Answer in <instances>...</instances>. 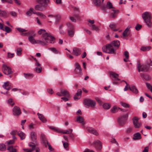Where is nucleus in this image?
<instances>
[{"label": "nucleus", "mask_w": 152, "mask_h": 152, "mask_svg": "<svg viewBox=\"0 0 152 152\" xmlns=\"http://www.w3.org/2000/svg\"><path fill=\"white\" fill-rule=\"evenodd\" d=\"M35 36V34H34L33 35H30L28 37L29 41L32 44L39 43L42 46H46L47 43L53 44L56 39L54 37L48 33L44 34L42 35V40H36L34 38Z\"/></svg>", "instance_id": "f257e3e1"}, {"label": "nucleus", "mask_w": 152, "mask_h": 152, "mask_svg": "<svg viewBox=\"0 0 152 152\" xmlns=\"http://www.w3.org/2000/svg\"><path fill=\"white\" fill-rule=\"evenodd\" d=\"M120 43L119 41L115 40L110 43L107 44L105 47L102 48L103 51L109 54H114L116 49L118 48Z\"/></svg>", "instance_id": "f03ea898"}, {"label": "nucleus", "mask_w": 152, "mask_h": 152, "mask_svg": "<svg viewBox=\"0 0 152 152\" xmlns=\"http://www.w3.org/2000/svg\"><path fill=\"white\" fill-rule=\"evenodd\" d=\"M102 10L104 11L106 10V9H112L111 11L112 12H111L110 16L112 18H115L116 17L117 14L116 12H119L118 10H116L113 7L112 3L109 1L107 3L106 6L103 5L101 7Z\"/></svg>", "instance_id": "7ed1b4c3"}, {"label": "nucleus", "mask_w": 152, "mask_h": 152, "mask_svg": "<svg viewBox=\"0 0 152 152\" xmlns=\"http://www.w3.org/2000/svg\"><path fill=\"white\" fill-rule=\"evenodd\" d=\"M39 4L35 5V9L37 11H42L45 10L48 6V3L50 2L49 0H36Z\"/></svg>", "instance_id": "20e7f679"}, {"label": "nucleus", "mask_w": 152, "mask_h": 152, "mask_svg": "<svg viewBox=\"0 0 152 152\" xmlns=\"http://www.w3.org/2000/svg\"><path fill=\"white\" fill-rule=\"evenodd\" d=\"M151 66L144 65L142 64L139 61L138 62L137 65V68L138 72H147L152 70V67Z\"/></svg>", "instance_id": "39448f33"}, {"label": "nucleus", "mask_w": 152, "mask_h": 152, "mask_svg": "<svg viewBox=\"0 0 152 152\" xmlns=\"http://www.w3.org/2000/svg\"><path fill=\"white\" fill-rule=\"evenodd\" d=\"M142 16L147 25L148 26H151V13L148 12H146L142 14Z\"/></svg>", "instance_id": "423d86ee"}, {"label": "nucleus", "mask_w": 152, "mask_h": 152, "mask_svg": "<svg viewBox=\"0 0 152 152\" xmlns=\"http://www.w3.org/2000/svg\"><path fill=\"white\" fill-rule=\"evenodd\" d=\"M68 27L67 32L68 35L71 37H73L75 34V30L74 26L70 23L67 24Z\"/></svg>", "instance_id": "0eeeda50"}, {"label": "nucleus", "mask_w": 152, "mask_h": 152, "mask_svg": "<svg viewBox=\"0 0 152 152\" xmlns=\"http://www.w3.org/2000/svg\"><path fill=\"white\" fill-rule=\"evenodd\" d=\"M128 116V114L126 113L121 115L118 118V122L120 125L122 126L125 123L127 119Z\"/></svg>", "instance_id": "6e6552de"}, {"label": "nucleus", "mask_w": 152, "mask_h": 152, "mask_svg": "<svg viewBox=\"0 0 152 152\" xmlns=\"http://www.w3.org/2000/svg\"><path fill=\"white\" fill-rule=\"evenodd\" d=\"M2 70L4 73L7 75H10L12 72L11 68L5 64L2 65Z\"/></svg>", "instance_id": "1a4fd4ad"}, {"label": "nucleus", "mask_w": 152, "mask_h": 152, "mask_svg": "<svg viewBox=\"0 0 152 152\" xmlns=\"http://www.w3.org/2000/svg\"><path fill=\"white\" fill-rule=\"evenodd\" d=\"M91 145L93 146L97 150H100L102 148V144L99 140H95Z\"/></svg>", "instance_id": "9d476101"}, {"label": "nucleus", "mask_w": 152, "mask_h": 152, "mask_svg": "<svg viewBox=\"0 0 152 152\" xmlns=\"http://www.w3.org/2000/svg\"><path fill=\"white\" fill-rule=\"evenodd\" d=\"M118 75L114 72H111L110 73V77L112 80L113 81V83L116 84L118 82L114 81L119 80L120 79L118 78Z\"/></svg>", "instance_id": "9b49d317"}, {"label": "nucleus", "mask_w": 152, "mask_h": 152, "mask_svg": "<svg viewBox=\"0 0 152 152\" xmlns=\"http://www.w3.org/2000/svg\"><path fill=\"white\" fill-rule=\"evenodd\" d=\"M84 103L85 105L92 107H94L96 104L95 102L89 99H85L84 101Z\"/></svg>", "instance_id": "f8f14e48"}, {"label": "nucleus", "mask_w": 152, "mask_h": 152, "mask_svg": "<svg viewBox=\"0 0 152 152\" xmlns=\"http://www.w3.org/2000/svg\"><path fill=\"white\" fill-rule=\"evenodd\" d=\"M139 119V118L137 117H134L132 119L134 126L136 128H140L142 125L141 122H138Z\"/></svg>", "instance_id": "ddd939ff"}, {"label": "nucleus", "mask_w": 152, "mask_h": 152, "mask_svg": "<svg viewBox=\"0 0 152 152\" xmlns=\"http://www.w3.org/2000/svg\"><path fill=\"white\" fill-rule=\"evenodd\" d=\"M13 114L14 115L18 116L21 114V110L19 107L15 106L12 109Z\"/></svg>", "instance_id": "4468645a"}, {"label": "nucleus", "mask_w": 152, "mask_h": 152, "mask_svg": "<svg viewBox=\"0 0 152 152\" xmlns=\"http://www.w3.org/2000/svg\"><path fill=\"white\" fill-rule=\"evenodd\" d=\"M2 86L4 89L7 90H9L13 87L12 84L9 81L4 82Z\"/></svg>", "instance_id": "2eb2a0df"}, {"label": "nucleus", "mask_w": 152, "mask_h": 152, "mask_svg": "<svg viewBox=\"0 0 152 152\" xmlns=\"http://www.w3.org/2000/svg\"><path fill=\"white\" fill-rule=\"evenodd\" d=\"M81 50L80 49L76 47L73 48L72 52V54L76 56H78L81 54Z\"/></svg>", "instance_id": "dca6fc26"}, {"label": "nucleus", "mask_w": 152, "mask_h": 152, "mask_svg": "<svg viewBox=\"0 0 152 152\" xmlns=\"http://www.w3.org/2000/svg\"><path fill=\"white\" fill-rule=\"evenodd\" d=\"M41 137L42 140V143L46 147L47 145L49 143L47 141L45 135L43 134H41Z\"/></svg>", "instance_id": "f3484780"}, {"label": "nucleus", "mask_w": 152, "mask_h": 152, "mask_svg": "<svg viewBox=\"0 0 152 152\" xmlns=\"http://www.w3.org/2000/svg\"><path fill=\"white\" fill-rule=\"evenodd\" d=\"M130 27H127L123 33V35L124 37H126L129 36L130 34L129 28Z\"/></svg>", "instance_id": "a211bd4d"}, {"label": "nucleus", "mask_w": 152, "mask_h": 152, "mask_svg": "<svg viewBox=\"0 0 152 152\" xmlns=\"http://www.w3.org/2000/svg\"><path fill=\"white\" fill-rule=\"evenodd\" d=\"M87 130L88 131L91 133H92L93 134L97 135L98 134V133L97 131L94 129L90 127H88L87 128Z\"/></svg>", "instance_id": "6ab92c4d"}, {"label": "nucleus", "mask_w": 152, "mask_h": 152, "mask_svg": "<svg viewBox=\"0 0 152 152\" xmlns=\"http://www.w3.org/2000/svg\"><path fill=\"white\" fill-rule=\"evenodd\" d=\"M84 120V119L83 118L79 116L77 117L76 121L82 124V125L84 126L85 124Z\"/></svg>", "instance_id": "aec40b11"}, {"label": "nucleus", "mask_w": 152, "mask_h": 152, "mask_svg": "<svg viewBox=\"0 0 152 152\" xmlns=\"http://www.w3.org/2000/svg\"><path fill=\"white\" fill-rule=\"evenodd\" d=\"M61 93L62 94L63 96L66 97L68 98L70 97V95L69 92L66 90H61Z\"/></svg>", "instance_id": "412c9836"}, {"label": "nucleus", "mask_w": 152, "mask_h": 152, "mask_svg": "<svg viewBox=\"0 0 152 152\" xmlns=\"http://www.w3.org/2000/svg\"><path fill=\"white\" fill-rule=\"evenodd\" d=\"M129 88L130 90L133 93L136 94L138 93V91L134 86L131 85L130 87L129 86Z\"/></svg>", "instance_id": "4be33fe9"}, {"label": "nucleus", "mask_w": 152, "mask_h": 152, "mask_svg": "<svg viewBox=\"0 0 152 152\" xmlns=\"http://www.w3.org/2000/svg\"><path fill=\"white\" fill-rule=\"evenodd\" d=\"M38 115V116L39 118V119L43 122H45L47 121L46 119L44 117V115L41 114H40L39 113H37Z\"/></svg>", "instance_id": "5701e85b"}, {"label": "nucleus", "mask_w": 152, "mask_h": 152, "mask_svg": "<svg viewBox=\"0 0 152 152\" xmlns=\"http://www.w3.org/2000/svg\"><path fill=\"white\" fill-rule=\"evenodd\" d=\"M31 138L32 140L33 141L36 142V140L37 139V134L36 133L34 132H32L31 133Z\"/></svg>", "instance_id": "b1692460"}, {"label": "nucleus", "mask_w": 152, "mask_h": 152, "mask_svg": "<svg viewBox=\"0 0 152 152\" xmlns=\"http://www.w3.org/2000/svg\"><path fill=\"white\" fill-rule=\"evenodd\" d=\"M49 17H51L52 18H55L56 19V22H58L60 19L61 17L60 15H48Z\"/></svg>", "instance_id": "393cba45"}, {"label": "nucleus", "mask_w": 152, "mask_h": 152, "mask_svg": "<svg viewBox=\"0 0 152 152\" xmlns=\"http://www.w3.org/2000/svg\"><path fill=\"white\" fill-rule=\"evenodd\" d=\"M94 4L96 6H99L104 0H93Z\"/></svg>", "instance_id": "a878e982"}, {"label": "nucleus", "mask_w": 152, "mask_h": 152, "mask_svg": "<svg viewBox=\"0 0 152 152\" xmlns=\"http://www.w3.org/2000/svg\"><path fill=\"white\" fill-rule=\"evenodd\" d=\"M18 134L20 137L21 140H23L25 138L26 134L22 131L18 132Z\"/></svg>", "instance_id": "bb28decb"}, {"label": "nucleus", "mask_w": 152, "mask_h": 152, "mask_svg": "<svg viewBox=\"0 0 152 152\" xmlns=\"http://www.w3.org/2000/svg\"><path fill=\"white\" fill-rule=\"evenodd\" d=\"M141 138L140 134L139 133H137L134 135L133 139L134 140H139Z\"/></svg>", "instance_id": "cd10ccee"}, {"label": "nucleus", "mask_w": 152, "mask_h": 152, "mask_svg": "<svg viewBox=\"0 0 152 152\" xmlns=\"http://www.w3.org/2000/svg\"><path fill=\"white\" fill-rule=\"evenodd\" d=\"M89 26L91 27L93 29L97 31H98L99 30V27L98 26H96L94 24H90L89 23L88 24Z\"/></svg>", "instance_id": "c85d7f7f"}, {"label": "nucleus", "mask_w": 152, "mask_h": 152, "mask_svg": "<svg viewBox=\"0 0 152 152\" xmlns=\"http://www.w3.org/2000/svg\"><path fill=\"white\" fill-rule=\"evenodd\" d=\"M109 26L111 29L114 31H117L118 30V29L115 28L116 27V25L115 24L113 23L110 24Z\"/></svg>", "instance_id": "c756f323"}, {"label": "nucleus", "mask_w": 152, "mask_h": 152, "mask_svg": "<svg viewBox=\"0 0 152 152\" xmlns=\"http://www.w3.org/2000/svg\"><path fill=\"white\" fill-rule=\"evenodd\" d=\"M0 16L4 18H7L8 15L6 12L4 11L0 10Z\"/></svg>", "instance_id": "7c9ffc66"}, {"label": "nucleus", "mask_w": 152, "mask_h": 152, "mask_svg": "<svg viewBox=\"0 0 152 152\" xmlns=\"http://www.w3.org/2000/svg\"><path fill=\"white\" fill-rule=\"evenodd\" d=\"M118 107L116 106H114L110 110V111L113 113H115L118 111Z\"/></svg>", "instance_id": "2f4dec72"}, {"label": "nucleus", "mask_w": 152, "mask_h": 152, "mask_svg": "<svg viewBox=\"0 0 152 152\" xmlns=\"http://www.w3.org/2000/svg\"><path fill=\"white\" fill-rule=\"evenodd\" d=\"M23 75L25 77L26 79H30V78H32L33 76V75L31 74H26L25 73H24L23 74Z\"/></svg>", "instance_id": "473e14b6"}, {"label": "nucleus", "mask_w": 152, "mask_h": 152, "mask_svg": "<svg viewBox=\"0 0 152 152\" xmlns=\"http://www.w3.org/2000/svg\"><path fill=\"white\" fill-rule=\"evenodd\" d=\"M141 76L146 80H148L149 79V77L148 75L142 73L141 74Z\"/></svg>", "instance_id": "72a5a7b5"}, {"label": "nucleus", "mask_w": 152, "mask_h": 152, "mask_svg": "<svg viewBox=\"0 0 152 152\" xmlns=\"http://www.w3.org/2000/svg\"><path fill=\"white\" fill-rule=\"evenodd\" d=\"M151 48V46H148V47H142L141 48V50L142 51H145L147 50H150Z\"/></svg>", "instance_id": "f704fd0d"}, {"label": "nucleus", "mask_w": 152, "mask_h": 152, "mask_svg": "<svg viewBox=\"0 0 152 152\" xmlns=\"http://www.w3.org/2000/svg\"><path fill=\"white\" fill-rule=\"evenodd\" d=\"M7 150L10 152H16V150L12 146H9L7 148Z\"/></svg>", "instance_id": "c9c22d12"}, {"label": "nucleus", "mask_w": 152, "mask_h": 152, "mask_svg": "<svg viewBox=\"0 0 152 152\" xmlns=\"http://www.w3.org/2000/svg\"><path fill=\"white\" fill-rule=\"evenodd\" d=\"M33 9L32 8H30L29 10L27 11L26 13V15L28 16H31V15L32 12L33 13Z\"/></svg>", "instance_id": "e433bc0d"}, {"label": "nucleus", "mask_w": 152, "mask_h": 152, "mask_svg": "<svg viewBox=\"0 0 152 152\" xmlns=\"http://www.w3.org/2000/svg\"><path fill=\"white\" fill-rule=\"evenodd\" d=\"M22 50V49L20 48H18L16 50L17 52L16 53L17 54L18 56H20L21 55V52Z\"/></svg>", "instance_id": "4c0bfd02"}, {"label": "nucleus", "mask_w": 152, "mask_h": 152, "mask_svg": "<svg viewBox=\"0 0 152 152\" xmlns=\"http://www.w3.org/2000/svg\"><path fill=\"white\" fill-rule=\"evenodd\" d=\"M6 149V145L3 143L0 144V151H4Z\"/></svg>", "instance_id": "58836bf2"}, {"label": "nucleus", "mask_w": 152, "mask_h": 152, "mask_svg": "<svg viewBox=\"0 0 152 152\" xmlns=\"http://www.w3.org/2000/svg\"><path fill=\"white\" fill-rule=\"evenodd\" d=\"M144 65H148L152 66V61L151 59H148L146 60L145 64Z\"/></svg>", "instance_id": "ea45409f"}, {"label": "nucleus", "mask_w": 152, "mask_h": 152, "mask_svg": "<svg viewBox=\"0 0 152 152\" xmlns=\"http://www.w3.org/2000/svg\"><path fill=\"white\" fill-rule=\"evenodd\" d=\"M103 107L104 109H108L110 107V105L108 103H104L103 104Z\"/></svg>", "instance_id": "a19ab883"}, {"label": "nucleus", "mask_w": 152, "mask_h": 152, "mask_svg": "<svg viewBox=\"0 0 152 152\" xmlns=\"http://www.w3.org/2000/svg\"><path fill=\"white\" fill-rule=\"evenodd\" d=\"M7 103L11 105L12 106L15 104L14 102H13V100L11 98H10L7 101Z\"/></svg>", "instance_id": "79ce46f5"}, {"label": "nucleus", "mask_w": 152, "mask_h": 152, "mask_svg": "<svg viewBox=\"0 0 152 152\" xmlns=\"http://www.w3.org/2000/svg\"><path fill=\"white\" fill-rule=\"evenodd\" d=\"M32 34L33 35H33L34 34H35L34 33V31H32L28 33H22L21 34V35L23 36H25L29 34Z\"/></svg>", "instance_id": "37998d69"}, {"label": "nucleus", "mask_w": 152, "mask_h": 152, "mask_svg": "<svg viewBox=\"0 0 152 152\" xmlns=\"http://www.w3.org/2000/svg\"><path fill=\"white\" fill-rule=\"evenodd\" d=\"M77 70H75L76 73L78 74L80 76H81L82 75L81 68L77 69Z\"/></svg>", "instance_id": "c03bdc74"}, {"label": "nucleus", "mask_w": 152, "mask_h": 152, "mask_svg": "<svg viewBox=\"0 0 152 152\" xmlns=\"http://www.w3.org/2000/svg\"><path fill=\"white\" fill-rule=\"evenodd\" d=\"M121 104V106H123L126 108H129V104L123 102H121L120 103Z\"/></svg>", "instance_id": "a18cd8bd"}, {"label": "nucleus", "mask_w": 152, "mask_h": 152, "mask_svg": "<svg viewBox=\"0 0 152 152\" xmlns=\"http://www.w3.org/2000/svg\"><path fill=\"white\" fill-rule=\"evenodd\" d=\"M42 67H37L35 69V71L37 73H39L42 71Z\"/></svg>", "instance_id": "49530a36"}, {"label": "nucleus", "mask_w": 152, "mask_h": 152, "mask_svg": "<svg viewBox=\"0 0 152 152\" xmlns=\"http://www.w3.org/2000/svg\"><path fill=\"white\" fill-rule=\"evenodd\" d=\"M49 50L55 53H58V52L57 50L55 48H50Z\"/></svg>", "instance_id": "de8ad7c7"}, {"label": "nucleus", "mask_w": 152, "mask_h": 152, "mask_svg": "<svg viewBox=\"0 0 152 152\" xmlns=\"http://www.w3.org/2000/svg\"><path fill=\"white\" fill-rule=\"evenodd\" d=\"M23 150L26 151L25 152H31L33 151L34 150V147H32L31 149H23Z\"/></svg>", "instance_id": "09e8293b"}, {"label": "nucleus", "mask_w": 152, "mask_h": 152, "mask_svg": "<svg viewBox=\"0 0 152 152\" xmlns=\"http://www.w3.org/2000/svg\"><path fill=\"white\" fill-rule=\"evenodd\" d=\"M49 127L50 128L56 131L60 132V129L58 128L52 126H49Z\"/></svg>", "instance_id": "8fccbe9b"}, {"label": "nucleus", "mask_w": 152, "mask_h": 152, "mask_svg": "<svg viewBox=\"0 0 152 152\" xmlns=\"http://www.w3.org/2000/svg\"><path fill=\"white\" fill-rule=\"evenodd\" d=\"M11 29L9 27L6 26L5 27V29L4 31H5L7 33H9L11 31Z\"/></svg>", "instance_id": "3c124183"}, {"label": "nucleus", "mask_w": 152, "mask_h": 152, "mask_svg": "<svg viewBox=\"0 0 152 152\" xmlns=\"http://www.w3.org/2000/svg\"><path fill=\"white\" fill-rule=\"evenodd\" d=\"M17 29L20 32H23L27 31V30L21 28H17Z\"/></svg>", "instance_id": "603ef678"}, {"label": "nucleus", "mask_w": 152, "mask_h": 152, "mask_svg": "<svg viewBox=\"0 0 152 152\" xmlns=\"http://www.w3.org/2000/svg\"><path fill=\"white\" fill-rule=\"evenodd\" d=\"M46 31L44 29H41L39 30L38 32V33L39 34H43L42 35L45 33H46L45 32Z\"/></svg>", "instance_id": "864d4df0"}, {"label": "nucleus", "mask_w": 152, "mask_h": 152, "mask_svg": "<svg viewBox=\"0 0 152 152\" xmlns=\"http://www.w3.org/2000/svg\"><path fill=\"white\" fill-rule=\"evenodd\" d=\"M142 26L141 25H140L139 24H137L136 25L135 28L138 31L141 28Z\"/></svg>", "instance_id": "5fc2aeb1"}, {"label": "nucleus", "mask_w": 152, "mask_h": 152, "mask_svg": "<svg viewBox=\"0 0 152 152\" xmlns=\"http://www.w3.org/2000/svg\"><path fill=\"white\" fill-rule=\"evenodd\" d=\"M146 86L152 92V86L148 83H146Z\"/></svg>", "instance_id": "6e6d98bb"}, {"label": "nucleus", "mask_w": 152, "mask_h": 152, "mask_svg": "<svg viewBox=\"0 0 152 152\" xmlns=\"http://www.w3.org/2000/svg\"><path fill=\"white\" fill-rule=\"evenodd\" d=\"M14 56L13 53H10L8 52L7 53V57L8 58H12Z\"/></svg>", "instance_id": "4d7b16f0"}, {"label": "nucleus", "mask_w": 152, "mask_h": 152, "mask_svg": "<svg viewBox=\"0 0 152 152\" xmlns=\"http://www.w3.org/2000/svg\"><path fill=\"white\" fill-rule=\"evenodd\" d=\"M60 132H61L62 133H63V134H69L70 133L69 130H66V131H64L63 130H61L60 129Z\"/></svg>", "instance_id": "13d9d810"}, {"label": "nucleus", "mask_w": 152, "mask_h": 152, "mask_svg": "<svg viewBox=\"0 0 152 152\" xmlns=\"http://www.w3.org/2000/svg\"><path fill=\"white\" fill-rule=\"evenodd\" d=\"M75 66H76V68H75V70L77 71V69L81 68L80 65L77 63H76Z\"/></svg>", "instance_id": "bf43d9fd"}, {"label": "nucleus", "mask_w": 152, "mask_h": 152, "mask_svg": "<svg viewBox=\"0 0 152 152\" xmlns=\"http://www.w3.org/2000/svg\"><path fill=\"white\" fill-rule=\"evenodd\" d=\"M18 132L16 130H13L10 132V134L13 135H14L15 134H18Z\"/></svg>", "instance_id": "052dcab7"}, {"label": "nucleus", "mask_w": 152, "mask_h": 152, "mask_svg": "<svg viewBox=\"0 0 152 152\" xmlns=\"http://www.w3.org/2000/svg\"><path fill=\"white\" fill-rule=\"evenodd\" d=\"M124 55L126 57V58H129V52L126 51H125L124 53Z\"/></svg>", "instance_id": "680f3d73"}, {"label": "nucleus", "mask_w": 152, "mask_h": 152, "mask_svg": "<svg viewBox=\"0 0 152 152\" xmlns=\"http://www.w3.org/2000/svg\"><path fill=\"white\" fill-rule=\"evenodd\" d=\"M132 129V127H129L126 130V132L128 133H130L131 132Z\"/></svg>", "instance_id": "e2e57ef3"}, {"label": "nucleus", "mask_w": 152, "mask_h": 152, "mask_svg": "<svg viewBox=\"0 0 152 152\" xmlns=\"http://www.w3.org/2000/svg\"><path fill=\"white\" fill-rule=\"evenodd\" d=\"M111 142L112 143H115L116 144L118 145V143L117 142L115 138H112L111 140Z\"/></svg>", "instance_id": "0e129e2a"}, {"label": "nucleus", "mask_w": 152, "mask_h": 152, "mask_svg": "<svg viewBox=\"0 0 152 152\" xmlns=\"http://www.w3.org/2000/svg\"><path fill=\"white\" fill-rule=\"evenodd\" d=\"M14 143V140H11L7 142V143L8 144H12Z\"/></svg>", "instance_id": "69168bd1"}, {"label": "nucleus", "mask_w": 152, "mask_h": 152, "mask_svg": "<svg viewBox=\"0 0 152 152\" xmlns=\"http://www.w3.org/2000/svg\"><path fill=\"white\" fill-rule=\"evenodd\" d=\"M29 146L30 147H34V149L35 148V145L34 143L32 142H30L29 143Z\"/></svg>", "instance_id": "338daca9"}, {"label": "nucleus", "mask_w": 152, "mask_h": 152, "mask_svg": "<svg viewBox=\"0 0 152 152\" xmlns=\"http://www.w3.org/2000/svg\"><path fill=\"white\" fill-rule=\"evenodd\" d=\"M148 146L145 147L142 152H148Z\"/></svg>", "instance_id": "774afa93"}]
</instances>
